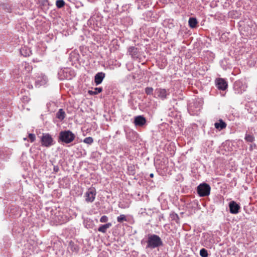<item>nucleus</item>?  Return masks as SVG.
Segmentation results:
<instances>
[{
    "label": "nucleus",
    "mask_w": 257,
    "mask_h": 257,
    "mask_svg": "<svg viewBox=\"0 0 257 257\" xmlns=\"http://www.w3.org/2000/svg\"><path fill=\"white\" fill-rule=\"evenodd\" d=\"M112 226V224L110 222L107 223L105 224L101 225L98 228V231L102 233H105L108 228H110Z\"/></svg>",
    "instance_id": "a211bd4d"
},
{
    "label": "nucleus",
    "mask_w": 257,
    "mask_h": 257,
    "mask_svg": "<svg viewBox=\"0 0 257 257\" xmlns=\"http://www.w3.org/2000/svg\"><path fill=\"white\" fill-rule=\"evenodd\" d=\"M42 146L49 147L53 145V139L49 134H43L41 138Z\"/></svg>",
    "instance_id": "423d86ee"
},
{
    "label": "nucleus",
    "mask_w": 257,
    "mask_h": 257,
    "mask_svg": "<svg viewBox=\"0 0 257 257\" xmlns=\"http://www.w3.org/2000/svg\"><path fill=\"white\" fill-rule=\"evenodd\" d=\"M145 211H146V209L141 208L140 211V212L141 214H143V213H145Z\"/></svg>",
    "instance_id": "58836bf2"
},
{
    "label": "nucleus",
    "mask_w": 257,
    "mask_h": 257,
    "mask_svg": "<svg viewBox=\"0 0 257 257\" xmlns=\"http://www.w3.org/2000/svg\"><path fill=\"white\" fill-rule=\"evenodd\" d=\"M23 100L25 102H28L29 101V98L27 96L24 97Z\"/></svg>",
    "instance_id": "4c0bfd02"
},
{
    "label": "nucleus",
    "mask_w": 257,
    "mask_h": 257,
    "mask_svg": "<svg viewBox=\"0 0 257 257\" xmlns=\"http://www.w3.org/2000/svg\"><path fill=\"white\" fill-rule=\"evenodd\" d=\"M127 53L133 59L139 58V49L134 46H131L127 49Z\"/></svg>",
    "instance_id": "f8f14e48"
},
{
    "label": "nucleus",
    "mask_w": 257,
    "mask_h": 257,
    "mask_svg": "<svg viewBox=\"0 0 257 257\" xmlns=\"http://www.w3.org/2000/svg\"><path fill=\"white\" fill-rule=\"evenodd\" d=\"M85 227H87V228H89L90 227H88L87 225V224H86L85 225Z\"/></svg>",
    "instance_id": "37998d69"
},
{
    "label": "nucleus",
    "mask_w": 257,
    "mask_h": 257,
    "mask_svg": "<svg viewBox=\"0 0 257 257\" xmlns=\"http://www.w3.org/2000/svg\"><path fill=\"white\" fill-rule=\"evenodd\" d=\"M230 213L236 214L239 212L240 206L234 201H231L228 204Z\"/></svg>",
    "instance_id": "9b49d317"
},
{
    "label": "nucleus",
    "mask_w": 257,
    "mask_h": 257,
    "mask_svg": "<svg viewBox=\"0 0 257 257\" xmlns=\"http://www.w3.org/2000/svg\"><path fill=\"white\" fill-rule=\"evenodd\" d=\"M20 53L21 55L24 57L29 56L31 54L30 50L26 47L22 48L20 50Z\"/></svg>",
    "instance_id": "6ab92c4d"
},
{
    "label": "nucleus",
    "mask_w": 257,
    "mask_h": 257,
    "mask_svg": "<svg viewBox=\"0 0 257 257\" xmlns=\"http://www.w3.org/2000/svg\"><path fill=\"white\" fill-rule=\"evenodd\" d=\"M56 117L59 119L62 120L65 117V112L63 109H59L56 113Z\"/></svg>",
    "instance_id": "412c9836"
},
{
    "label": "nucleus",
    "mask_w": 257,
    "mask_h": 257,
    "mask_svg": "<svg viewBox=\"0 0 257 257\" xmlns=\"http://www.w3.org/2000/svg\"><path fill=\"white\" fill-rule=\"evenodd\" d=\"M210 190L209 185L205 183L200 184L197 187V192L200 197L208 196L210 194Z\"/></svg>",
    "instance_id": "39448f33"
},
{
    "label": "nucleus",
    "mask_w": 257,
    "mask_h": 257,
    "mask_svg": "<svg viewBox=\"0 0 257 257\" xmlns=\"http://www.w3.org/2000/svg\"><path fill=\"white\" fill-rule=\"evenodd\" d=\"M87 220H84V224H85V222L87 221Z\"/></svg>",
    "instance_id": "c03bdc74"
},
{
    "label": "nucleus",
    "mask_w": 257,
    "mask_h": 257,
    "mask_svg": "<svg viewBox=\"0 0 257 257\" xmlns=\"http://www.w3.org/2000/svg\"><path fill=\"white\" fill-rule=\"evenodd\" d=\"M170 94L169 90L164 88H159L155 90L154 97H159L162 100H164L167 98V96Z\"/></svg>",
    "instance_id": "6e6552de"
},
{
    "label": "nucleus",
    "mask_w": 257,
    "mask_h": 257,
    "mask_svg": "<svg viewBox=\"0 0 257 257\" xmlns=\"http://www.w3.org/2000/svg\"><path fill=\"white\" fill-rule=\"evenodd\" d=\"M34 80H35V85L36 87L45 86L48 82L47 77L41 72L36 73L34 77Z\"/></svg>",
    "instance_id": "7ed1b4c3"
},
{
    "label": "nucleus",
    "mask_w": 257,
    "mask_h": 257,
    "mask_svg": "<svg viewBox=\"0 0 257 257\" xmlns=\"http://www.w3.org/2000/svg\"><path fill=\"white\" fill-rule=\"evenodd\" d=\"M75 135L70 131H61L59 134V142L69 144L75 139Z\"/></svg>",
    "instance_id": "f03ea898"
},
{
    "label": "nucleus",
    "mask_w": 257,
    "mask_h": 257,
    "mask_svg": "<svg viewBox=\"0 0 257 257\" xmlns=\"http://www.w3.org/2000/svg\"><path fill=\"white\" fill-rule=\"evenodd\" d=\"M171 4H173V0H167Z\"/></svg>",
    "instance_id": "a19ab883"
},
{
    "label": "nucleus",
    "mask_w": 257,
    "mask_h": 257,
    "mask_svg": "<svg viewBox=\"0 0 257 257\" xmlns=\"http://www.w3.org/2000/svg\"><path fill=\"white\" fill-rule=\"evenodd\" d=\"M146 248L154 249L162 246L163 244L161 237L155 234H148Z\"/></svg>",
    "instance_id": "f257e3e1"
},
{
    "label": "nucleus",
    "mask_w": 257,
    "mask_h": 257,
    "mask_svg": "<svg viewBox=\"0 0 257 257\" xmlns=\"http://www.w3.org/2000/svg\"><path fill=\"white\" fill-rule=\"evenodd\" d=\"M202 106V102L201 100H195L193 103H190L189 105V111H192L194 114L197 113Z\"/></svg>",
    "instance_id": "9d476101"
},
{
    "label": "nucleus",
    "mask_w": 257,
    "mask_h": 257,
    "mask_svg": "<svg viewBox=\"0 0 257 257\" xmlns=\"http://www.w3.org/2000/svg\"><path fill=\"white\" fill-rule=\"evenodd\" d=\"M102 91V87H95L94 88V90H89L88 93L91 95H96L97 94Z\"/></svg>",
    "instance_id": "5701e85b"
},
{
    "label": "nucleus",
    "mask_w": 257,
    "mask_h": 257,
    "mask_svg": "<svg viewBox=\"0 0 257 257\" xmlns=\"http://www.w3.org/2000/svg\"><path fill=\"white\" fill-rule=\"evenodd\" d=\"M170 218L172 220H174L177 223H178L179 220V217L177 213L174 212H171L170 214Z\"/></svg>",
    "instance_id": "b1692460"
},
{
    "label": "nucleus",
    "mask_w": 257,
    "mask_h": 257,
    "mask_svg": "<svg viewBox=\"0 0 257 257\" xmlns=\"http://www.w3.org/2000/svg\"><path fill=\"white\" fill-rule=\"evenodd\" d=\"M105 76V74L103 72H98L96 73L94 76V82L96 85L101 83L103 79Z\"/></svg>",
    "instance_id": "2eb2a0df"
},
{
    "label": "nucleus",
    "mask_w": 257,
    "mask_h": 257,
    "mask_svg": "<svg viewBox=\"0 0 257 257\" xmlns=\"http://www.w3.org/2000/svg\"><path fill=\"white\" fill-rule=\"evenodd\" d=\"M189 26L191 28H194L196 27L197 21L195 18L191 17L189 19L188 21Z\"/></svg>",
    "instance_id": "aec40b11"
},
{
    "label": "nucleus",
    "mask_w": 257,
    "mask_h": 257,
    "mask_svg": "<svg viewBox=\"0 0 257 257\" xmlns=\"http://www.w3.org/2000/svg\"><path fill=\"white\" fill-rule=\"evenodd\" d=\"M59 168L58 166H54L53 167V171L55 173H57L59 171Z\"/></svg>",
    "instance_id": "e433bc0d"
},
{
    "label": "nucleus",
    "mask_w": 257,
    "mask_h": 257,
    "mask_svg": "<svg viewBox=\"0 0 257 257\" xmlns=\"http://www.w3.org/2000/svg\"><path fill=\"white\" fill-rule=\"evenodd\" d=\"M220 63L223 69H227L229 67V66L227 63V60L226 59H224L220 61Z\"/></svg>",
    "instance_id": "393cba45"
},
{
    "label": "nucleus",
    "mask_w": 257,
    "mask_h": 257,
    "mask_svg": "<svg viewBox=\"0 0 257 257\" xmlns=\"http://www.w3.org/2000/svg\"><path fill=\"white\" fill-rule=\"evenodd\" d=\"M56 221L59 224H63L66 222V217L61 215H59L56 217Z\"/></svg>",
    "instance_id": "4be33fe9"
},
{
    "label": "nucleus",
    "mask_w": 257,
    "mask_h": 257,
    "mask_svg": "<svg viewBox=\"0 0 257 257\" xmlns=\"http://www.w3.org/2000/svg\"><path fill=\"white\" fill-rule=\"evenodd\" d=\"M127 218L126 216L124 214H121L117 217V221L119 223H122L123 221H126Z\"/></svg>",
    "instance_id": "cd10ccee"
},
{
    "label": "nucleus",
    "mask_w": 257,
    "mask_h": 257,
    "mask_svg": "<svg viewBox=\"0 0 257 257\" xmlns=\"http://www.w3.org/2000/svg\"><path fill=\"white\" fill-rule=\"evenodd\" d=\"M226 125V123L222 119H219L218 122L214 123L215 127L219 131L225 128Z\"/></svg>",
    "instance_id": "f3484780"
},
{
    "label": "nucleus",
    "mask_w": 257,
    "mask_h": 257,
    "mask_svg": "<svg viewBox=\"0 0 257 257\" xmlns=\"http://www.w3.org/2000/svg\"><path fill=\"white\" fill-rule=\"evenodd\" d=\"M127 171L130 175H134L135 174V166L130 165L127 167Z\"/></svg>",
    "instance_id": "bb28decb"
},
{
    "label": "nucleus",
    "mask_w": 257,
    "mask_h": 257,
    "mask_svg": "<svg viewBox=\"0 0 257 257\" xmlns=\"http://www.w3.org/2000/svg\"><path fill=\"white\" fill-rule=\"evenodd\" d=\"M83 142L85 144L91 145L93 142V139L92 137H87L84 139Z\"/></svg>",
    "instance_id": "c756f323"
},
{
    "label": "nucleus",
    "mask_w": 257,
    "mask_h": 257,
    "mask_svg": "<svg viewBox=\"0 0 257 257\" xmlns=\"http://www.w3.org/2000/svg\"><path fill=\"white\" fill-rule=\"evenodd\" d=\"M200 255L201 257H208V253L207 250L204 248H201L200 250Z\"/></svg>",
    "instance_id": "c85d7f7f"
},
{
    "label": "nucleus",
    "mask_w": 257,
    "mask_h": 257,
    "mask_svg": "<svg viewBox=\"0 0 257 257\" xmlns=\"http://www.w3.org/2000/svg\"><path fill=\"white\" fill-rule=\"evenodd\" d=\"M56 5L58 8H61L65 5V2L63 0H57Z\"/></svg>",
    "instance_id": "7c9ffc66"
},
{
    "label": "nucleus",
    "mask_w": 257,
    "mask_h": 257,
    "mask_svg": "<svg viewBox=\"0 0 257 257\" xmlns=\"http://www.w3.org/2000/svg\"><path fill=\"white\" fill-rule=\"evenodd\" d=\"M67 249L69 251H71L73 252L77 253L79 250V246L75 243L72 241L69 242Z\"/></svg>",
    "instance_id": "dca6fc26"
},
{
    "label": "nucleus",
    "mask_w": 257,
    "mask_h": 257,
    "mask_svg": "<svg viewBox=\"0 0 257 257\" xmlns=\"http://www.w3.org/2000/svg\"><path fill=\"white\" fill-rule=\"evenodd\" d=\"M22 67H24L25 68L27 69V71L29 72L32 70V68L31 66L28 63L25 62L22 64Z\"/></svg>",
    "instance_id": "473e14b6"
},
{
    "label": "nucleus",
    "mask_w": 257,
    "mask_h": 257,
    "mask_svg": "<svg viewBox=\"0 0 257 257\" xmlns=\"http://www.w3.org/2000/svg\"><path fill=\"white\" fill-rule=\"evenodd\" d=\"M24 84L25 85H26L28 88L29 89L33 88V85L31 84H30L29 82H26V80H25V82H24Z\"/></svg>",
    "instance_id": "c9c22d12"
},
{
    "label": "nucleus",
    "mask_w": 257,
    "mask_h": 257,
    "mask_svg": "<svg viewBox=\"0 0 257 257\" xmlns=\"http://www.w3.org/2000/svg\"><path fill=\"white\" fill-rule=\"evenodd\" d=\"M216 85L219 90H224L227 88V84L224 79L218 78L216 80Z\"/></svg>",
    "instance_id": "ddd939ff"
},
{
    "label": "nucleus",
    "mask_w": 257,
    "mask_h": 257,
    "mask_svg": "<svg viewBox=\"0 0 257 257\" xmlns=\"http://www.w3.org/2000/svg\"><path fill=\"white\" fill-rule=\"evenodd\" d=\"M154 89L151 87H147L145 88V91L147 95H152L153 94Z\"/></svg>",
    "instance_id": "2f4dec72"
},
{
    "label": "nucleus",
    "mask_w": 257,
    "mask_h": 257,
    "mask_svg": "<svg viewBox=\"0 0 257 257\" xmlns=\"http://www.w3.org/2000/svg\"><path fill=\"white\" fill-rule=\"evenodd\" d=\"M146 122V119L142 115H139L135 118L134 123L136 126H142Z\"/></svg>",
    "instance_id": "4468645a"
},
{
    "label": "nucleus",
    "mask_w": 257,
    "mask_h": 257,
    "mask_svg": "<svg viewBox=\"0 0 257 257\" xmlns=\"http://www.w3.org/2000/svg\"><path fill=\"white\" fill-rule=\"evenodd\" d=\"M108 220V217L106 215H103L100 218V222L101 223H106Z\"/></svg>",
    "instance_id": "72a5a7b5"
},
{
    "label": "nucleus",
    "mask_w": 257,
    "mask_h": 257,
    "mask_svg": "<svg viewBox=\"0 0 257 257\" xmlns=\"http://www.w3.org/2000/svg\"><path fill=\"white\" fill-rule=\"evenodd\" d=\"M58 77L60 80L71 79V76L70 70L67 68L61 69L58 73Z\"/></svg>",
    "instance_id": "1a4fd4ad"
},
{
    "label": "nucleus",
    "mask_w": 257,
    "mask_h": 257,
    "mask_svg": "<svg viewBox=\"0 0 257 257\" xmlns=\"http://www.w3.org/2000/svg\"><path fill=\"white\" fill-rule=\"evenodd\" d=\"M96 191L94 188H90L85 192L84 197L86 202L88 203H92L95 198Z\"/></svg>",
    "instance_id": "0eeeda50"
},
{
    "label": "nucleus",
    "mask_w": 257,
    "mask_h": 257,
    "mask_svg": "<svg viewBox=\"0 0 257 257\" xmlns=\"http://www.w3.org/2000/svg\"><path fill=\"white\" fill-rule=\"evenodd\" d=\"M244 139L246 142L252 143L254 141L255 138L252 135L246 134Z\"/></svg>",
    "instance_id": "a878e982"
},
{
    "label": "nucleus",
    "mask_w": 257,
    "mask_h": 257,
    "mask_svg": "<svg viewBox=\"0 0 257 257\" xmlns=\"http://www.w3.org/2000/svg\"><path fill=\"white\" fill-rule=\"evenodd\" d=\"M150 176L151 178H153L154 177V174L153 173H151L150 174Z\"/></svg>",
    "instance_id": "ea45409f"
},
{
    "label": "nucleus",
    "mask_w": 257,
    "mask_h": 257,
    "mask_svg": "<svg viewBox=\"0 0 257 257\" xmlns=\"http://www.w3.org/2000/svg\"><path fill=\"white\" fill-rule=\"evenodd\" d=\"M247 87L245 81L239 79L234 83L233 90L236 94H241L246 91Z\"/></svg>",
    "instance_id": "20e7f679"
},
{
    "label": "nucleus",
    "mask_w": 257,
    "mask_h": 257,
    "mask_svg": "<svg viewBox=\"0 0 257 257\" xmlns=\"http://www.w3.org/2000/svg\"><path fill=\"white\" fill-rule=\"evenodd\" d=\"M29 138L31 142H33L36 139V136L34 134H29Z\"/></svg>",
    "instance_id": "f704fd0d"
},
{
    "label": "nucleus",
    "mask_w": 257,
    "mask_h": 257,
    "mask_svg": "<svg viewBox=\"0 0 257 257\" xmlns=\"http://www.w3.org/2000/svg\"><path fill=\"white\" fill-rule=\"evenodd\" d=\"M253 146H254V147H255V144H254V145H253ZM252 147H253V145H250V148H252Z\"/></svg>",
    "instance_id": "79ce46f5"
}]
</instances>
